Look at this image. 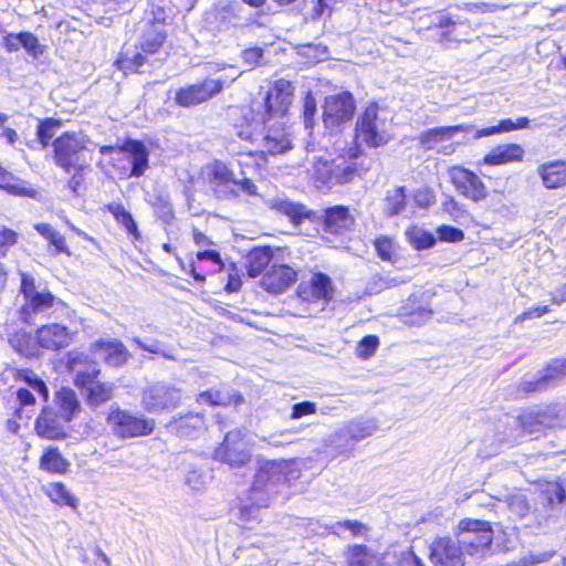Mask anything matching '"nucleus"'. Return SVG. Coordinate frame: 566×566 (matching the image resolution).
Returning a JSON list of instances; mask_svg holds the SVG:
<instances>
[{
  "instance_id": "a19ab883",
  "label": "nucleus",
  "mask_w": 566,
  "mask_h": 566,
  "mask_svg": "<svg viewBox=\"0 0 566 566\" xmlns=\"http://www.w3.org/2000/svg\"><path fill=\"white\" fill-rule=\"evenodd\" d=\"M45 493L54 503L73 509L76 507V499L62 483H50L45 489Z\"/></svg>"
},
{
  "instance_id": "4468645a",
  "label": "nucleus",
  "mask_w": 566,
  "mask_h": 566,
  "mask_svg": "<svg viewBox=\"0 0 566 566\" xmlns=\"http://www.w3.org/2000/svg\"><path fill=\"white\" fill-rule=\"evenodd\" d=\"M429 549V558L433 566H464V553L458 538L438 537Z\"/></svg>"
},
{
  "instance_id": "b1692460",
  "label": "nucleus",
  "mask_w": 566,
  "mask_h": 566,
  "mask_svg": "<svg viewBox=\"0 0 566 566\" xmlns=\"http://www.w3.org/2000/svg\"><path fill=\"white\" fill-rule=\"evenodd\" d=\"M296 271L289 265H273L263 276L262 286L274 294L284 292L296 281Z\"/></svg>"
},
{
  "instance_id": "13d9d810",
  "label": "nucleus",
  "mask_w": 566,
  "mask_h": 566,
  "mask_svg": "<svg viewBox=\"0 0 566 566\" xmlns=\"http://www.w3.org/2000/svg\"><path fill=\"white\" fill-rule=\"evenodd\" d=\"M438 235L440 240L447 242H460L464 239L463 231L451 226H441L438 229Z\"/></svg>"
},
{
  "instance_id": "5fc2aeb1",
  "label": "nucleus",
  "mask_w": 566,
  "mask_h": 566,
  "mask_svg": "<svg viewBox=\"0 0 566 566\" xmlns=\"http://www.w3.org/2000/svg\"><path fill=\"white\" fill-rule=\"evenodd\" d=\"M317 412V405L313 401L304 400L295 402L291 407L290 419L298 420L307 416L315 415Z\"/></svg>"
},
{
  "instance_id": "e433bc0d",
  "label": "nucleus",
  "mask_w": 566,
  "mask_h": 566,
  "mask_svg": "<svg viewBox=\"0 0 566 566\" xmlns=\"http://www.w3.org/2000/svg\"><path fill=\"white\" fill-rule=\"evenodd\" d=\"M108 211L113 214L115 220L123 227L125 230L133 235L135 239H138L139 232L137 224L130 214L122 205L119 203H111L107 207Z\"/></svg>"
},
{
  "instance_id": "49530a36",
  "label": "nucleus",
  "mask_w": 566,
  "mask_h": 566,
  "mask_svg": "<svg viewBox=\"0 0 566 566\" xmlns=\"http://www.w3.org/2000/svg\"><path fill=\"white\" fill-rule=\"evenodd\" d=\"M543 500L552 507L562 504L565 499V490L558 482H547L541 493Z\"/></svg>"
},
{
  "instance_id": "393cba45",
  "label": "nucleus",
  "mask_w": 566,
  "mask_h": 566,
  "mask_svg": "<svg viewBox=\"0 0 566 566\" xmlns=\"http://www.w3.org/2000/svg\"><path fill=\"white\" fill-rule=\"evenodd\" d=\"M260 137H262L261 140L264 151L269 154H284L292 148L290 134L282 123H275L272 126L265 127V132Z\"/></svg>"
},
{
  "instance_id": "6e6d98bb",
  "label": "nucleus",
  "mask_w": 566,
  "mask_h": 566,
  "mask_svg": "<svg viewBox=\"0 0 566 566\" xmlns=\"http://www.w3.org/2000/svg\"><path fill=\"white\" fill-rule=\"evenodd\" d=\"M510 510L516 515L523 517L530 510L526 496L522 493H514L507 497Z\"/></svg>"
},
{
  "instance_id": "dca6fc26",
  "label": "nucleus",
  "mask_w": 566,
  "mask_h": 566,
  "mask_svg": "<svg viewBox=\"0 0 566 566\" xmlns=\"http://www.w3.org/2000/svg\"><path fill=\"white\" fill-rule=\"evenodd\" d=\"M298 296L308 303H321L323 308L334 296L331 277L321 272L314 273L307 283L298 286Z\"/></svg>"
},
{
  "instance_id": "9d476101",
  "label": "nucleus",
  "mask_w": 566,
  "mask_h": 566,
  "mask_svg": "<svg viewBox=\"0 0 566 566\" xmlns=\"http://www.w3.org/2000/svg\"><path fill=\"white\" fill-rule=\"evenodd\" d=\"M181 397V391L177 387L157 382L143 390L142 405L149 413L168 412L179 406Z\"/></svg>"
},
{
  "instance_id": "473e14b6",
  "label": "nucleus",
  "mask_w": 566,
  "mask_h": 566,
  "mask_svg": "<svg viewBox=\"0 0 566 566\" xmlns=\"http://www.w3.org/2000/svg\"><path fill=\"white\" fill-rule=\"evenodd\" d=\"M243 400L240 395H230L226 389H211L198 395L197 401L209 406L238 405Z\"/></svg>"
},
{
  "instance_id": "338daca9",
  "label": "nucleus",
  "mask_w": 566,
  "mask_h": 566,
  "mask_svg": "<svg viewBox=\"0 0 566 566\" xmlns=\"http://www.w3.org/2000/svg\"><path fill=\"white\" fill-rule=\"evenodd\" d=\"M316 112V103L312 95H307L304 101V124L306 128L312 127L313 117Z\"/></svg>"
},
{
  "instance_id": "ea45409f",
  "label": "nucleus",
  "mask_w": 566,
  "mask_h": 566,
  "mask_svg": "<svg viewBox=\"0 0 566 566\" xmlns=\"http://www.w3.org/2000/svg\"><path fill=\"white\" fill-rule=\"evenodd\" d=\"M17 379L23 381L33 391L38 392L44 401L49 399V389L45 382L32 370L21 369L17 373Z\"/></svg>"
},
{
  "instance_id": "6ab92c4d",
  "label": "nucleus",
  "mask_w": 566,
  "mask_h": 566,
  "mask_svg": "<svg viewBox=\"0 0 566 566\" xmlns=\"http://www.w3.org/2000/svg\"><path fill=\"white\" fill-rule=\"evenodd\" d=\"M293 86L286 80L276 81L265 96V109L270 117L283 116L292 103Z\"/></svg>"
},
{
  "instance_id": "f704fd0d",
  "label": "nucleus",
  "mask_w": 566,
  "mask_h": 566,
  "mask_svg": "<svg viewBox=\"0 0 566 566\" xmlns=\"http://www.w3.org/2000/svg\"><path fill=\"white\" fill-rule=\"evenodd\" d=\"M272 260V251L268 247L252 250L248 255V274L256 277L265 270Z\"/></svg>"
},
{
  "instance_id": "f257e3e1",
  "label": "nucleus",
  "mask_w": 566,
  "mask_h": 566,
  "mask_svg": "<svg viewBox=\"0 0 566 566\" xmlns=\"http://www.w3.org/2000/svg\"><path fill=\"white\" fill-rule=\"evenodd\" d=\"M300 476L301 468L296 459L260 461L250 488L253 503L269 505L282 486Z\"/></svg>"
},
{
  "instance_id": "cd10ccee",
  "label": "nucleus",
  "mask_w": 566,
  "mask_h": 566,
  "mask_svg": "<svg viewBox=\"0 0 566 566\" xmlns=\"http://www.w3.org/2000/svg\"><path fill=\"white\" fill-rule=\"evenodd\" d=\"M524 149L517 144H505L493 148L483 159L486 165L499 166L521 161Z\"/></svg>"
},
{
  "instance_id": "1a4fd4ad",
  "label": "nucleus",
  "mask_w": 566,
  "mask_h": 566,
  "mask_svg": "<svg viewBox=\"0 0 566 566\" xmlns=\"http://www.w3.org/2000/svg\"><path fill=\"white\" fill-rule=\"evenodd\" d=\"M378 430L375 419H358L344 424L331 437V444L340 454L352 452L361 440L373 436Z\"/></svg>"
},
{
  "instance_id": "79ce46f5",
  "label": "nucleus",
  "mask_w": 566,
  "mask_h": 566,
  "mask_svg": "<svg viewBox=\"0 0 566 566\" xmlns=\"http://www.w3.org/2000/svg\"><path fill=\"white\" fill-rule=\"evenodd\" d=\"M406 192L403 187L389 190L387 192L386 212L389 216L402 214L406 212Z\"/></svg>"
},
{
  "instance_id": "2eb2a0df",
  "label": "nucleus",
  "mask_w": 566,
  "mask_h": 566,
  "mask_svg": "<svg viewBox=\"0 0 566 566\" xmlns=\"http://www.w3.org/2000/svg\"><path fill=\"white\" fill-rule=\"evenodd\" d=\"M208 182L220 199H232L238 197V190L233 188L237 185L233 171L222 161L216 160L206 167Z\"/></svg>"
},
{
  "instance_id": "864d4df0",
  "label": "nucleus",
  "mask_w": 566,
  "mask_h": 566,
  "mask_svg": "<svg viewBox=\"0 0 566 566\" xmlns=\"http://www.w3.org/2000/svg\"><path fill=\"white\" fill-rule=\"evenodd\" d=\"M379 346V339L375 335H367L358 343L356 353L360 358L371 357Z\"/></svg>"
},
{
  "instance_id": "2f4dec72",
  "label": "nucleus",
  "mask_w": 566,
  "mask_h": 566,
  "mask_svg": "<svg viewBox=\"0 0 566 566\" xmlns=\"http://www.w3.org/2000/svg\"><path fill=\"white\" fill-rule=\"evenodd\" d=\"M34 229L49 241L50 245L53 247V254H66L71 256L72 253L66 244L64 235L57 232L51 224L49 223H36L34 224Z\"/></svg>"
},
{
  "instance_id": "680f3d73",
  "label": "nucleus",
  "mask_w": 566,
  "mask_h": 566,
  "mask_svg": "<svg viewBox=\"0 0 566 566\" xmlns=\"http://www.w3.org/2000/svg\"><path fill=\"white\" fill-rule=\"evenodd\" d=\"M13 175L0 166V188L7 189L12 193H20L21 187L13 185Z\"/></svg>"
},
{
  "instance_id": "aec40b11",
  "label": "nucleus",
  "mask_w": 566,
  "mask_h": 566,
  "mask_svg": "<svg viewBox=\"0 0 566 566\" xmlns=\"http://www.w3.org/2000/svg\"><path fill=\"white\" fill-rule=\"evenodd\" d=\"M564 376H566V359H556L537 378H523L521 388L524 392L542 391L555 385Z\"/></svg>"
},
{
  "instance_id": "bf43d9fd",
  "label": "nucleus",
  "mask_w": 566,
  "mask_h": 566,
  "mask_svg": "<svg viewBox=\"0 0 566 566\" xmlns=\"http://www.w3.org/2000/svg\"><path fill=\"white\" fill-rule=\"evenodd\" d=\"M18 241V233L6 227L0 228V249H3L1 255L4 256L7 250L13 247Z\"/></svg>"
},
{
  "instance_id": "4be33fe9",
  "label": "nucleus",
  "mask_w": 566,
  "mask_h": 566,
  "mask_svg": "<svg viewBox=\"0 0 566 566\" xmlns=\"http://www.w3.org/2000/svg\"><path fill=\"white\" fill-rule=\"evenodd\" d=\"M120 150L127 154V160L132 165L128 177H142L149 167V150L147 146L143 142L127 139L122 145Z\"/></svg>"
},
{
  "instance_id": "37998d69",
  "label": "nucleus",
  "mask_w": 566,
  "mask_h": 566,
  "mask_svg": "<svg viewBox=\"0 0 566 566\" xmlns=\"http://www.w3.org/2000/svg\"><path fill=\"white\" fill-rule=\"evenodd\" d=\"M335 161L327 159H317L313 161L312 177L322 185H333V172Z\"/></svg>"
},
{
  "instance_id": "de8ad7c7",
  "label": "nucleus",
  "mask_w": 566,
  "mask_h": 566,
  "mask_svg": "<svg viewBox=\"0 0 566 566\" xmlns=\"http://www.w3.org/2000/svg\"><path fill=\"white\" fill-rule=\"evenodd\" d=\"M12 347L21 355L31 357L36 354V342L27 333L17 334L10 339Z\"/></svg>"
},
{
  "instance_id": "7ed1b4c3",
  "label": "nucleus",
  "mask_w": 566,
  "mask_h": 566,
  "mask_svg": "<svg viewBox=\"0 0 566 566\" xmlns=\"http://www.w3.org/2000/svg\"><path fill=\"white\" fill-rule=\"evenodd\" d=\"M66 365L75 376V386L85 391L90 405L98 406L113 397V385L96 380L99 369L95 363L88 361L86 355L71 353Z\"/></svg>"
},
{
  "instance_id": "6e6552de",
  "label": "nucleus",
  "mask_w": 566,
  "mask_h": 566,
  "mask_svg": "<svg viewBox=\"0 0 566 566\" xmlns=\"http://www.w3.org/2000/svg\"><path fill=\"white\" fill-rule=\"evenodd\" d=\"M107 424L115 436L127 439L151 433L155 421L118 407H112L107 416Z\"/></svg>"
},
{
  "instance_id": "09e8293b",
  "label": "nucleus",
  "mask_w": 566,
  "mask_h": 566,
  "mask_svg": "<svg viewBox=\"0 0 566 566\" xmlns=\"http://www.w3.org/2000/svg\"><path fill=\"white\" fill-rule=\"evenodd\" d=\"M407 235L417 250L431 248L436 243L432 233L419 228H412L407 232Z\"/></svg>"
},
{
  "instance_id": "39448f33",
  "label": "nucleus",
  "mask_w": 566,
  "mask_h": 566,
  "mask_svg": "<svg viewBox=\"0 0 566 566\" xmlns=\"http://www.w3.org/2000/svg\"><path fill=\"white\" fill-rule=\"evenodd\" d=\"M20 276V291L25 301L22 306V312L25 315L52 317L64 312L66 304L55 297L45 286L36 284L33 276L24 272H21Z\"/></svg>"
},
{
  "instance_id": "69168bd1",
  "label": "nucleus",
  "mask_w": 566,
  "mask_h": 566,
  "mask_svg": "<svg viewBox=\"0 0 566 566\" xmlns=\"http://www.w3.org/2000/svg\"><path fill=\"white\" fill-rule=\"evenodd\" d=\"M331 0H317L312 9V20H319L331 14Z\"/></svg>"
},
{
  "instance_id": "0e129e2a",
  "label": "nucleus",
  "mask_w": 566,
  "mask_h": 566,
  "mask_svg": "<svg viewBox=\"0 0 566 566\" xmlns=\"http://www.w3.org/2000/svg\"><path fill=\"white\" fill-rule=\"evenodd\" d=\"M429 24L426 27L427 29L432 28H440V29H448L450 25L453 24L451 19L440 12H434L429 14Z\"/></svg>"
},
{
  "instance_id": "bb28decb",
  "label": "nucleus",
  "mask_w": 566,
  "mask_h": 566,
  "mask_svg": "<svg viewBox=\"0 0 566 566\" xmlns=\"http://www.w3.org/2000/svg\"><path fill=\"white\" fill-rule=\"evenodd\" d=\"M543 185L547 189H557L566 185V160H554L537 168Z\"/></svg>"
},
{
  "instance_id": "a211bd4d",
  "label": "nucleus",
  "mask_w": 566,
  "mask_h": 566,
  "mask_svg": "<svg viewBox=\"0 0 566 566\" xmlns=\"http://www.w3.org/2000/svg\"><path fill=\"white\" fill-rule=\"evenodd\" d=\"M73 334L69 327L50 323L42 325L35 332L36 345L46 350H59L70 346Z\"/></svg>"
},
{
  "instance_id": "58836bf2",
  "label": "nucleus",
  "mask_w": 566,
  "mask_h": 566,
  "mask_svg": "<svg viewBox=\"0 0 566 566\" xmlns=\"http://www.w3.org/2000/svg\"><path fill=\"white\" fill-rule=\"evenodd\" d=\"M266 506L268 505H258L256 503H253L251 497V490H249L247 497L240 499V503L238 506L239 517L241 521L245 523L259 522L261 520L260 510Z\"/></svg>"
},
{
  "instance_id": "774afa93",
  "label": "nucleus",
  "mask_w": 566,
  "mask_h": 566,
  "mask_svg": "<svg viewBox=\"0 0 566 566\" xmlns=\"http://www.w3.org/2000/svg\"><path fill=\"white\" fill-rule=\"evenodd\" d=\"M22 43V32L20 33H9L3 38V45L8 52H17L21 48Z\"/></svg>"
},
{
  "instance_id": "a18cd8bd",
  "label": "nucleus",
  "mask_w": 566,
  "mask_h": 566,
  "mask_svg": "<svg viewBox=\"0 0 566 566\" xmlns=\"http://www.w3.org/2000/svg\"><path fill=\"white\" fill-rule=\"evenodd\" d=\"M61 126L62 123L54 118H46L40 122L36 129V137L43 148L49 146L50 140Z\"/></svg>"
},
{
  "instance_id": "603ef678",
  "label": "nucleus",
  "mask_w": 566,
  "mask_h": 566,
  "mask_svg": "<svg viewBox=\"0 0 566 566\" xmlns=\"http://www.w3.org/2000/svg\"><path fill=\"white\" fill-rule=\"evenodd\" d=\"M21 48H23L33 59H39L44 53L45 46L39 42L34 34L30 32H22Z\"/></svg>"
},
{
  "instance_id": "4c0bfd02",
  "label": "nucleus",
  "mask_w": 566,
  "mask_h": 566,
  "mask_svg": "<svg viewBox=\"0 0 566 566\" xmlns=\"http://www.w3.org/2000/svg\"><path fill=\"white\" fill-rule=\"evenodd\" d=\"M69 462L56 449H48L41 458V468L53 473H63L66 471Z\"/></svg>"
},
{
  "instance_id": "5701e85b",
  "label": "nucleus",
  "mask_w": 566,
  "mask_h": 566,
  "mask_svg": "<svg viewBox=\"0 0 566 566\" xmlns=\"http://www.w3.org/2000/svg\"><path fill=\"white\" fill-rule=\"evenodd\" d=\"M354 223V217L347 207L334 206L325 210L323 231L326 234L339 235L350 231Z\"/></svg>"
},
{
  "instance_id": "3c124183",
  "label": "nucleus",
  "mask_w": 566,
  "mask_h": 566,
  "mask_svg": "<svg viewBox=\"0 0 566 566\" xmlns=\"http://www.w3.org/2000/svg\"><path fill=\"white\" fill-rule=\"evenodd\" d=\"M247 119L245 127H237V135L243 140H250L251 143H255L260 139L261 134L259 133V127L261 122L254 118L249 119L248 115L244 116Z\"/></svg>"
},
{
  "instance_id": "72a5a7b5",
  "label": "nucleus",
  "mask_w": 566,
  "mask_h": 566,
  "mask_svg": "<svg viewBox=\"0 0 566 566\" xmlns=\"http://www.w3.org/2000/svg\"><path fill=\"white\" fill-rule=\"evenodd\" d=\"M55 399L60 407L61 415L69 421H71L81 409L75 391L70 388H61L56 392Z\"/></svg>"
},
{
  "instance_id": "f8f14e48",
  "label": "nucleus",
  "mask_w": 566,
  "mask_h": 566,
  "mask_svg": "<svg viewBox=\"0 0 566 566\" xmlns=\"http://www.w3.org/2000/svg\"><path fill=\"white\" fill-rule=\"evenodd\" d=\"M385 125V120L378 116V106L369 105L357 120L356 140L373 148L387 144L390 137Z\"/></svg>"
},
{
  "instance_id": "e2e57ef3",
  "label": "nucleus",
  "mask_w": 566,
  "mask_h": 566,
  "mask_svg": "<svg viewBox=\"0 0 566 566\" xmlns=\"http://www.w3.org/2000/svg\"><path fill=\"white\" fill-rule=\"evenodd\" d=\"M549 311L551 310L548 306L531 307V308L524 311L522 314L517 315L515 317V323L524 322L526 319L542 317L543 315L549 313Z\"/></svg>"
},
{
  "instance_id": "c756f323",
  "label": "nucleus",
  "mask_w": 566,
  "mask_h": 566,
  "mask_svg": "<svg viewBox=\"0 0 566 566\" xmlns=\"http://www.w3.org/2000/svg\"><path fill=\"white\" fill-rule=\"evenodd\" d=\"M347 566H378V555L366 545H353L346 552Z\"/></svg>"
},
{
  "instance_id": "c03bdc74",
  "label": "nucleus",
  "mask_w": 566,
  "mask_h": 566,
  "mask_svg": "<svg viewBox=\"0 0 566 566\" xmlns=\"http://www.w3.org/2000/svg\"><path fill=\"white\" fill-rule=\"evenodd\" d=\"M205 424L203 418L199 413H188L180 417L174 424V430L179 436L190 434V429H200Z\"/></svg>"
},
{
  "instance_id": "423d86ee",
  "label": "nucleus",
  "mask_w": 566,
  "mask_h": 566,
  "mask_svg": "<svg viewBox=\"0 0 566 566\" xmlns=\"http://www.w3.org/2000/svg\"><path fill=\"white\" fill-rule=\"evenodd\" d=\"M458 539L468 555L482 557L491 548L493 532L488 522L462 520L458 526Z\"/></svg>"
},
{
  "instance_id": "0eeeda50",
  "label": "nucleus",
  "mask_w": 566,
  "mask_h": 566,
  "mask_svg": "<svg viewBox=\"0 0 566 566\" xmlns=\"http://www.w3.org/2000/svg\"><path fill=\"white\" fill-rule=\"evenodd\" d=\"M239 76L240 73L219 78H206L201 83L181 87L176 92L175 102L181 107L196 106L219 94L224 86H229Z\"/></svg>"
},
{
  "instance_id": "c85d7f7f",
  "label": "nucleus",
  "mask_w": 566,
  "mask_h": 566,
  "mask_svg": "<svg viewBox=\"0 0 566 566\" xmlns=\"http://www.w3.org/2000/svg\"><path fill=\"white\" fill-rule=\"evenodd\" d=\"M462 130H464V127L461 125L437 127L423 132L418 137V140L424 149H434L438 145L449 142L454 134Z\"/></svg>"
},
{
  "instance_id": "8fccbe9b",
  "label": "nucleus",
  "mask_w": 566,
  "mask_h": 566,
  "mask_svg": "<svg viewBox=\"0 0 566 566\" xmlns=\"http://www.w3.org/2000/svg\"><path fill=\"white\" fill-rule=\"evenodd\" d=\"M356 175V168L353 164L345 160L335 163L333 172V185L346 184L353 180Z\"/></svg>"
},
{
  "instance_id": "a878e982",
  "label": "nucleus",
  "mask_w": 566,
  "mask_h": 566,
  "mask_svg": "<svg viewBox=\"0 0 566 566\" xmlns=\"http://www.w3.org/2000/svg\"><path fill=\"white\" fill-rule=\"evenodd\" d=\"M92 350L96 357L104 359L106 364L114 367L124 365L129 358L127 348L119 340L95 342L92 344Z\"/></svg>"
},
{
  "instance_id": "ddd939ff",
  "label": "nucleus",
  "mask_w": 566,
  "mask_h": 566,
  "mask_svg": "<svg viewBox=\"0 0 566 566\" xmlns=\"http://www.w3.org/2000/svg\"><path fill=\"white\" fill-rule=\"evenodd\" d=\"M244 436V432L240 429L229 431L222 443L214 450L213 458L232 468H240L249 463L251 452L248 449Z\"/></svg>"
},
{
  "instance_id": "4d7b16f0",
  "label": "nucleus",
  "mask_w": 566,
  "mask_h": 566,
  "mask_svg": "<svg viewBox=\"0 0 566 566\" xmlns=\"http://www.w3.org/2000/svg\"><path fill=\"white\" fill-rule=\"evenodd\" d=\"M375 249L378 256L384 261H391L394 253V242L388 237H380L375 240Z\"/></svg>"
},
{
  "instance_id": "f03ea898",
  "label": "nucleus",
  "mask_w": 566,
  "mask_h": 566,
  "mask_svg": "<svg viewBox=\"0 0 566 566\" xmlns=\"http://www.w3.org/2000/svg\"><path fill=\"white\" fill-rule=\"evenodd\" d=\"M166 40L164 25L151 24L142 35L139 50L125 46L115 62L118 70L124 72L144 73V66H155L165 60L167 52H163Z\"/></svg>"
},
{
  "instance_id": "20e7f679",
  "label": "nucleus",
  "mask_w": 566,
  "mask_h": 566,
  "mask_svg": "<svg viewBox=\"0 0 566 566\" xmlns=\"http://www.w3.org/2000/svg\"><path fill=\"white\" fill-rule=\"evenodd\" d=\"M90 138L75 132H67L57 137L53 146V160L65 172L82 171L88 166L86 153L91 151Z\"/></svg>"
},
{
  "instance_id": "9b49d317",
  "label": "nucleus",
  "mask_w": 566,
  "mask_h": 566,
  "mask_svg": "<svg viewBox=\"0 0 566 566\" xmlns=\"http://www.w3.org/2000/svg\"><path fill=\"white\" fill-rule=\"evenodd\" d=\"M355 102L350 93L343 92L325 98L323 122L333 134L342 129L354 116Z\"/></svg>"
},
{
  "instance_id": "c9c22d12",
  "label": "nucleus",
  "mask_w": 566,
  "mask_h": 566,
  "mask_svg": "<svg viewBox=\"0 0 566 566\" xmlns=\"http://www.w3.org/2000/svg\"><path fill=\"white\" fill-rule=\"evenodd\" d=\"M530 124V119L527 117H518L515 122L507 118L502 119L495 126L485 127L476 130L475 138L488 137L495 134L507 133L516 129L527 128Z\"/></svg>"
},
{
  "instance_id": "7c9ffc66",
  "label": "nucleus",
  "mask_w": 566,
  "mask_h": 566,
  "mask_svg": "<svg viewBox=\"0 0 566 566\" xmlns=\"http://www.w3.org/2000/svg\"><path fill=\"white\" fill-rule=\"evenodd\" d=\"M269 203L273 210L286 216L295 226L302 223V221L308 217L305 207L300 203H295L286 199H272Z\"/></svg>"
},
{
  "instance_id": "052dcab7",
  "label": "nucleus",
  "mask_w": 566,
  "mask_h": 566,
  "mask_svg": "<svg viewBox=\"0 0 566 566\" xmlns=\"http://www.w3.org/2000/svg\"><path fill=\"white\" fill-rule=\"evenodd\" d=\"M242 59L250 67H255L261 64L263 59V50L261 48H250L243 51Z\"/></svg>"
},
{
  "instance_id": "f3484780",
  "label": "nucleus",
  "mask_w": 566,
  "mask_h": 566,
  "mask_svg": "<svg viewBox=\"0 0 566 566\" xmlns=\"http://www.w3.org/2000/svg\"><path fill=\"white\" fill-rule=\"evenodd\" d=\"M451 181L455 189L472 201H481L486 198L488 189L474 172L462 167H453L450 170Z\"/></svg>"
},
{
  "instance_id": "412c9836",
  "label": "nucleus",
  "mask_w": 566,
  "mask_h": 566,
  "mask_svg": "<svg viewBox=\"0 0 566 566\" xmlns=\"http://www.w3.org/2000/svg\"><path fill=\"white\" fill-rule=\"evenodd\" d=\"M70 422L62 415L51 409H43L35 422V430L39 436L57 440L66 436L65 423Z\"/></svg>"
}]
</instances>
